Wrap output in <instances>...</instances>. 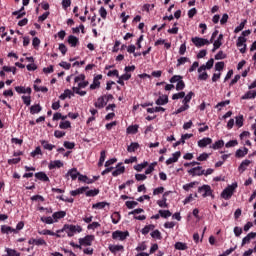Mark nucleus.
<instances>
[{
    "instance_id": "obj_20",
    "label": "nucleus",
    "mask_w": 256,
    "mask_h": 256,
    "mask_svg": "<svg viewBox=\"0 0 256 256\" xmlns=\"http://www.w3.org/2000/svg\"><path fill=\"white\" fill-rule=\"evenodd\" d=\"M15 91L18 92L19 95L25 94V93H27L28 95H31V93H32L31 87L25 88L23 86H16Z\"/></svg>"
},
{
    "instance_id": "obj_40",
    "label": "nucleus",
    "mask_w": 256,
    "mask_h": 256,
    "mask_svg": "<svg viewBox=\"0 0 256 256\" xmlns=\"http://www.w3.org/2000/svg\"><path fill=\"white\" fill-rule=\"evenodd\" d=\"M82 88L79 87H73L72 91L73 93H76V95H80V97H85L87 95V91L81 90Z\"/></svg>"
},
{
    "instance_id": "obj_4",
    "label": "nucleus",
    "mask_w": 256,
    "mask_h": 256,
    "mask_svg": "<svg viewBox=\"0 0 256 256\" xmlns=\"http://www.w3.org/2000/svg\"><path fill=\"white\" fill-rule=\"evenodd\" d=\"M129 237V232L127 231H114L112 233V239H115L116 241H125Z\"/></svg>"
},
{
    "instance_id": "obj_27",
    "label": "nucleus",
    "mask_w": 256,
    "mask_h": 256,
    "mask_svg": "<svg viewBox=\"0 0 256 256\" xmlns=\"http://www.w3.org/2000/svg\"><path fill=\"white\" fill-rule=\"evenodd\" d=\"M40 143L46 151H53V149H55V145L49 144L47 140H41Z\"/></svg>"
},
{
    "instance_id": "obj_37",
    "label": "nucleus",
    "mask_w": 256,
    "mask_h": 256,
    "mask_svg": "<svg viewBox=\"0 0 256 256\" xmlns=\"http://www.w3.org/2000/svg\"><path fill=\"white\" fill-rule=\"evenodd\" d=\"M248 153H249V149L244 147L243 149H238L235 155L236 157L241 158V157H245V155H247Z\"/></svg>"
},
{
    "instance_id": "obj_42",
    "label": "nucleus",
    "mask_w": 256,
    "mask_h": 256,
    "mask_svg": "<svg viewBox=\"0 0 256 256\" xmlns=\"http://www.w3.org/2000/svg\"><path fill=\"white\" fill-rule=\"evenodd\" d=\"M191 61L188 57H180L177 59V67H181V65H185Z\"/></svg>"
},
{
    "instance_id": "obj_14",
    "label": "nucleus",
    "mask_w": 256,
    "mask_h": 256,
    "mask_svg": "<svg viewBox=\"0 0 256 256\" xmlns=\"http://www.w3.org/2000/svg\"><path fill=\"white\" fill-rule=\"evenodd\" d=\"M179 157H181L180 151L173 153L172 157L166 160V165H173V163H177V161H179Z\"/></svg>"
},
{
    "instance_id": "obj_13",
    "label": "nucleus",
    "mask_w": 256,
    "mask_h": 256,
    "mask_svg": "<svg viewBox=\"0 0 256 256\" xmlns=\"http://www.w3.org/2000/svg\"><path fill=\"white\" fill-rule=\"evenodd\" d=\"M66 179H69V177L72 179V181H75L77 177H79V171L77 168H72L68 170V172L65 175Z\"/></svg>"
},
{
    "instance_id": "obj_8",
    "label": "nucleus",
    "mask_w": 256,
    "mask_h": 256,
    "mask_svg": "<svg viewBox=\"0 0 256 256\" xmlns=\"http://www.w3.org/2000/svg\"><path fill=\"white\" fill-rule=\"evenodd\" d=\"M75 83H78L79 88H85L89 85V81H85V74H80L75 77Z\"/></svg>"
},
{
    "instance_id": "obj_28",
    "label": "nucleus",
    "mask_w": 256,
    "mask_h": 256,
    "mask_svg": "<svg viewBox=\"0 0 256 256\" xmlns=\"http://www.w3.org/2000/svg\"><path fill=\"white\" fill-rule=\"evenodd\" d=\"M36 179H39V181L49 182V176L45 174V172H38L35 174Z\"/></svg>"
},
{
    "instance_id": "obj_47",
    "label": "nucleus",
    "mask_w": 256,
    "mask_h": 256,
    "mask_svg": "<svg viewBox=\"0 0 256 256\" xmlns=\"http://www.w3.org/2000/svg\"><path fill=\"white\" fill-rule=\"evenodd\" d=\"M36 247H47V241H45V239L43 238H36V242H35Z\"/></svg>"
},
{
    "instance_id": "obj_49",
    "label": "nucleus",
    "mask_w": 256,
    "mask_h": 256,
    "mask_svg": "<svg viewBox=\"0 0 256 256\" xmlns=\"http://www.w3.org/2000/svg\"><path fill=\"white\" fill-rule=\"evenodd\" d=\"M247 24V20L242 21L234 30V33H240V31H243L245 29V25Z\"/></svg>"
},
{
    "instance_id": "obj_32",
    "label": "nucleus",
    "mask_w": 256,
    "mask_h": 256,
    "mask_svg": "<svg viewBox=\"0 0 256 256\" xmlns=\"http://www.w3.org/2000/svg\"><path fill=\"white\" fill-rule=\"evenodd\" d=\"M174 247L177 251H187L188 249L187 243H183V242H176Z\"/></svg>"
},
{
    "instance_id": "obj_52",
    "label": "nucleus",
    "mask_w": 256,
    "mask_h": 256,
    "mask_svg": "<svg viewBox=\"0 0 256 256\" xmlns=\"http://www.w3.org/2000/svg\"><path fill=\"white\" fill-rule=\"evenodd\" d=\"M59 128L60 129H69V128H71V122H69V121H62L59 124Z\"/></svg>"
},
{
    "instance_id": "obj_2",
    "label": "nucleus",
    "mask_w": 256,
    "mask_h": 256,
    "mask_svg": "<svg viewBox=\"0 0 256 256\" xmlns=\"http://www.w3.org/2000/svg\"><path fill=\"white\" fill-rule=\"evenodd\" d=\"M237 187V182L228 185L221 193L222 199H225V201H229V199L233 197V194L235 193V189H237Z\"/></svg>"
},
{
    "instance_id": "obj_31",
    "label": "nucleus",
    "mask_w": 256,
    "mask_h": 256,
    "mask_svg": "<svg viewBox=\"0 0 256 256\" xmlns=\"http://www.w3.org/2000/svg\"><path fill=\"white\" fill-rule=\"evenodd\" d=\"M48 167L50 170L56 169V167L59 169V168L63 167V162H61V160L52 161V162H50Z\"/></svg>"
},
{
    "instance_id": "obj_55",
    "label": "nucleus",
    "mask_w": 256,
    "mask_h": 256,
    "mask_svg": "<svg viewBox=\"0 0 256 256\" xmlns=\"http://www.w3.org/2000/svg\"><path fill=\"white\" fill-rule=\"evenodd\" d=\"M187 109H189V105L183 104V106L174 112V115H179V113H183L184 111H187Z\"/></svg>"
},
{
    "instance_id": "obj_17",
    "label": "nucleus",
    "mask_w": 256,
    "mask_h": 256,
    "mask_svg": "<svg viewBox=\"0 0 256 256\" xmlns=\"http://www.w3.org/2000/svg\"><path fill=\"white\" fill-rule=\"evenodd\" d=\"M155 103L158 106L167 105V103H169V96L161 95L158 97V99L155 101Z\"/></svg>"
},
{
    "instance_id": "obj_46",
    "label": "nucleus",
    "mask_w": 256,
    "mask_h": 256,
    "mask_svg": "<svg viewBox=\"0 0 256 256\" xmlns=\"http://www.w3.org/2000/svg\"><path fill=\"white\" fill-rule=\"evenodd\" d=\"M159 215L163 217V219H169L171 217V211L169 210H159Z\"/></svg>"
},
{
    "instance_id": "obj_23",
    "label": "nucleus",
    "mask_w": 256,
    "mask_h": 256,
    "mask_svg": "<svg viewBox=\"0 0 256 256\" xmlns=\"http://www.w3.org/2000/svg\"><path fill=\"white\" fill-rule=\"evenodd\" d=\"M122 173H125V166L118 164L116 169L112 172V175L113 177H119V175H122Z\"/></svg>"
},
{
    "instance_id": "obj_45",
    "label": "nucleus",
    "mask_w": 256,
    "mask_h": 256,
    "mask_svg": "<svg viewBox=\"0 0 256 256\" xmlns=\"http://www.w3.org/2000/svg\"><path fill=\"white\" fill-rule=\"evenodd\" d=\"M5 252L7 253L8 256H21V253L17 252L15 249L11 248H6Z\"/></svg>"
},
{
    "instance_id": "obj_38",
    "label": "nucleus",
    "mask_w": 256,
    "mask_h": 256,
    "mask_svg": "<svg viewBox=\"0 0 256 256\" xmlns=\"http://www.w3.org/2000/svg\"><path fill=\"white\" fill-rule=\"evenodd\" d=\"M111 219H112V223L114 225H117V223H119V221H121V214H119V212H114L111 215Z\"/></svg>"
},
{
    "instance_id": "obj_35",
    "label": "nucleus",
    "mask_w": 256,
    "mask_h": 256,
    "mask_svg": "<svg viewBox=\"0 0 256 256\" xmlns=\"http://www.w3.org/2000/svg\"><path fill=\"white\" fill-rule=\"evenodd\" d=\"M41 105L36 104V105H32L30 107V113L31 115H37V113H41Z\"/></svg>"
},
{
    "instance_id": "obj_12",
    "label": "nucleus",
    "mask_w": 256,
    "mask_h": 256,
    "mask_svg": "<svg viewBox=\"0 0 256 256\" xmlns=\"http://www.w3.org/2000/svg\"><path fill=\"white\" fill-rule=\"evenodd\" d=\"M102 79H103V75H101V74L95 76L93 79V83L90 85V89H92V90L99 89V87H101L100 80H102Z\"/></svg>"
},
{
    "instance_id": "obj_48",
    "label": "nucleus",
    "mask_w": 256,
    "mask_h": 256,
    "mask_svg": "<svg viewBox=\"0 0 256 256\" xmlns=\"http://www.w3.org/2000/svg\"><path fill=\"white\" fill-rule=\"evenodd\" d=\"M157 205H159V207H162L163 209L168 208L169 205L167 204V198L163 197L162 200H158Z\"/></svg>"
},
{
    "instance_id": "obj_22",
    "label": "nucleus",
    "mask_w": 256,
    "mask_h": 256,
    "mask_svg": "<svg viewBox=\"0 0 256 256\" xmlns=\"http://www.w3.org/2000/svg\"><path fill=\"white\" fill-rule=\"evenodd\" d=\"M138 132H139V125H137V124L130 125L126 129L127 135H136V133H138Z\"/></svg>"
},
{
    "instance_id": "obj_54",
    "label": "nucleus",
    "mask_w": 256,
    "mask_h": 256,
    "mask_svg": "<svg viewBox=\"0 0 256 256\" xmlns=\"http://www.w3.org/2000/svg\"><path fill=\"white\" fill-rule=\"evenodd\" d=\"M97 195H99V190L98 189L88 190L86 192V197H95Z\"/></svg>"
},
{
    "instance_id": "obj_25",
    "label": "nucleus",
    "mask_w": 256,
    "mask_h": 256,
    "mask_svg": "<svg viewBox=\"0 0 256 256\" xmlns=\"http://www.w3.org/2000/svg\"><path fill=\"white\" fill-rule=\"evenodd\" d=\"M249 165H251V161L250 160L242 161L240 166L238 167V171L240 173H244V171H247V167H249Z\"/></svg>"
},
{
    "instance_id": "obj_6",
    "label": "nucleus",
    "mask_w": 256,
    "mask_h": 256,
    "mask_svg": "<svg viewBox=\"0 0 256 256\" xmlns=\"http://www.w3.org/2000/svg\"><path fill=\"white\" fill-rule=\"evenodd\" d=\"M236 46L239 48L240 53L247 52V38L238 37Z\"/></svg>"
},
{
    "instance_id": "obj_59",
    "label": "nucleus",
    "mask_w": 256,
    "mask_h": 256,
    "mask_svg": "<svg viewBox=\"0 0 256 256\" xmlns=\"http://www.w3.org/2000/svg\"><path fill=\"white\" fill-rule=\"evenodd\" d=\"M37 155H43L41 147H36L34 151L31 152V157H37Z\"/></svg>"
},
{
    "instance_id": "obj_60",
    "label": "nucleus",
    "mask_w": 256,
    "mask_h": 256,
    "mask_svg": "<svg viewBox=\"0 0 256 256\" xmlns=\"http://www.w3.org/2000/svg\"><path fill=\"white\" fill-rule=\"evenodd\" d=\"M22 101L26 107L31 105V96H22Z\"/></svg>"
},
{
    "instance_id": "obj_41",
    "label": "nucleus",
    "mask_w": 256,
    "mask_h": 256,
    "mask_svg": "<svg viewBox=\"0 0 256 256\" xmlns=\"http://www.w3.org/2000/svg\"><path fill=\"white\" fill-rule=\"evenodd\" d=\"M153 229H155V225L150 224V225L145 226V227L141 230V233H142V235H148V233H149L150 231H153Z\"/></svg>"
},
{
    "instance_id": "obj_57",
    "label": "nucleus",
    "mask_w": 256,
    "mask_h": 256,
    "mask_svg": "<svg viewBox=\"0 0 256 256\" xmlns=\"http://www.w3.org/2000/svg\"><path fill=\"white\" fill-rule=\"evenodd\" d=\"M185 97V92H178L172 95L173 101H177V99H183Z\"/></svg>"
},
{
    "instance_id": "obj_11",
    "label": "nucleus",
    "mask_w": 256,
    "mask_h": 256,
    "mask_svg": "<svg viewBox=\"0 0 256 256\" xmlns=\"http://www.w3.org/2000/svg\"><path fill=\"white\" fill-rule=\"evenodd\" d=\"M108 249L113 253V255H117V253H123V251H125V247H123V245L110 244Z\"/></svg>"
},
{
    "instance_id": "obj_18",
    "label": "nucleus",
    "mask_w": 256,
    "mask_h": 256,
    "mask_svg": "<svg viewBox=\"0 0 256 256\" xmlns=\"http://www.w3.org/2000/svg\"><path fill=\"white\" fill-rule=\"evenodd\" d=\"M107 105V101L105 100V97L100 96L97 101L94 103V106L96 109H103Z\"/></svg>"
},
{
    "instance_id": "obj_16",
    "label": "nucleus",
    "mask_w": 256,
    "mask_h": 256,
    "mask_svg": "<svg viewBox=\"0 0 256 256\" xmlns=\"http://www.w3.org/2000/svg\"><path fill=\"white\" fill-rule=\"evenodd\" d=\"M66 216H67V212H65V211H58V212H54L52 214L54 223H58L59 219H64V217H66Z\"/></svg>"
},
{
    "instance_id": "obj_43",
    "label": "nucleus",
    "mask_w": 256,
    "mask_h": 256,
    "mask_svg": "<svg viewBox=\"0 0 256 256\" xmlns=\"http://www.w3.org/2000/svg\"><path fill=\"white\" fill-rule=\"evenodd\" d=\"M225 145V142L223 140L216 141L211 147V149L217 150L221 149Z\"/></svg>"
},
{
    "instance_id": "obj_50",
    "label": "nucleus",
    "mask_w": 256,
    "mask_h": 256,
    "mask_svg": "<svg viewBox=\"0 0 256 256\" xmlns=\"http://www.w3.org/2000/svg\"><path fill=\"white\" fill-rule=\"evenodd\" d=\"M107 202H98L96 204H93L92 208L93 209H105L107 207Z\"/></svg>"
},
{
    "instance_id": "obj_24",
    "label": "nucleus",
    "mask_w": 256,
    "mask_h": 256,
    "mask_svg": "<svg viewBox=\"0 0 256 256\" xmlns=\"http://www.w3.org/2000/svg\"><path fill=\"white\" fill-rule=\"evenodd\" d=\"M87 189H89V187H80L76 190L70 191V195H72V197H77V195H83V193H85Z\"/></svg>"
},
{
    "instance_id": "obj_19",
    "label": "nucleus",
    "mask_w": 256,
    "mask_h": 256,
    "mask_svg": "<svg viewBox=\"0 0 256 256\" xmlns=\"http://www.w3.org/2000/svg\"><path fill=\"white\" fill-rule=\"evenodd\" d=\"M213 143V140L209 137H205L198 141V147L204 148L207 147V145H211Z\"/></svg>"
},
{
    "instance_id": "obj_10",
    "label": "nucleus",
    "mask_w": 256,
    "mask_h": 256,
    "mask_svg": "<svg viewBox=\"0 0 256 256\" xmlns=\"http://www.w3.org/2000/svg\"><path fill=\"white\" fill-rule=\"evenodd\" d=\"M198 79L200 81H207V79H209V74H207L206 70H205V64L201 65L198 68Z\"/></svg>"
},
{
    "instance_id": "obj_33",
    "label": "nucleus",
    "mask_w": 256,
    "mask_h": 256,
    "mask_svg": "<svg viewBox=\"0 0 256 256\" xmlns=\"http://www.w3.org/2000/svg\"><path fill=\"white\" fill-rule=\"evenodd\" d=\"M256 97V91L255 90H250L248 92H246L241 99L245 100V99H255Z\"/></svg>"
},
{
    "instance_id": "obj_34",
    "label": "nucleus",
    "mask_w": 256,
    "mask_h": 256,
    "mask_svg": "<svg viewBox=\"0 0 256 256\" xmlns=\"http://www.w3.org/2000/svg\"><path fill=\"white\" fill-rule=\"evenodd\" d=\"M139 149V143L132 142L128 147L127 151L128 153H135Z\"/></svg>"
},
{
    "instance_id": "obj_44",
    "label": "nucleus",
    "mask_w": 256,
    "mask_h": 256,
    "mask_svg": "<svg viewBox=\"0 0 256 256\" xmlns=\"http://www.w3.org/2000/svg\"><path fill=\"white\" fill-rule=\"evenodd\" d=\"M196 185H199V182H197V181L190 182L188 184H184L183 189H184V191H189V190L193 189V187H195Z\"/></svg>"
},
{
    "instance_id": "obj_30",
    "label": "nucleus",
    "mask_w": 256,
    "mask_h": 256,
    "mask_svg": "<svg viewBox=\"0 0 256 256\" xmlns=\"http://www.w3.org/2000/svg\"><path fill=\"white\" fill-rule=\"evenodd\" d=\"M78 181H81L82 183H88V185H89L91 183H94L95 180H91V179H89V177H87V175H83V174L79 173Z\"/></svg>"
},
{
    "instance_id": "obj_1",
    "label": "nucleus",
    "mask_w": 256,
    "mask_h": 256,
    "mask_svg": "<svg viewBox=\"0 0 256 256\" xmlns=\"http://www.w3.org/2000/svg\"><path fill=\"white\" fill-rule=\"evenodd\" d=\"M83 228L79 225L65 224L62 229L58 230V233H67L69 237H73L75 233H81Z\"/></svg>"
},
{
    "instance_id": "obj_62",
    "label": "nucleus",
    "mask_w": 256,
    "mask_h": 256,
    "mask_svg": "<svg viewBox=\"0 0 256 256\" xmlns=\"http://www.w3.org/2000/svg\"><path fill=\"white\" fill-rule=\"evenodd\" d=\"M237 127H243V115L236 116Z\"/></svg>"
},
{
    "instance_id": "obj_9",
    "label": "nucleus",
    "mask_w": 256,
    "mask_h": 256,
    "mask_svg": "<svg viewBox=\"0 0 256 256\" xmlns=\"http://www.w3.org/2000/svg\"><path fill=\"white\" fill-rule=\"evenodd\" d=\"M203 173H205V170H203V167L201 166H197L188 170V174L192 177H201Z\"/></svg>"
},
{
    "instance_id": "obj_26",
    "label": "nucleus",
    "mask_w": 256,
    "mask_h": 256,
    "mask_svg": "<svg viewBox=\"0 0 256 256\" xmlns=\"http://www.w3.org/2000/svg\"><path fill=\"white\" fill-rule=\"evenodd\" d=\"M68 43L71 47H76L79 45V38H77L76 36L74 35H70L68 37Z\"/></svg>"
},
{
    "instance_id": "obj_36",
    "label": "nucleus",
    "mask_w": 256,
    "mask_h": 256,
    "mask_svg": "<svg viewBox=\"0 0 256 256\" xmlns=\"http://www.w3.org/2000/svg\"><path fill=\"white\" fill-rule=\"evenodd\" d=\"M193 95V92H189L186 96H184L182 100L183 105H189V103H191V99H193Z\"/></svg>"
},
{
    "instance_id": "obj_61",
    "label": "nucleus",
    "mask_w": 256,
    "mask_h": 256,
    "mask_svg": "<svg viewBox=\"0 0 256 256\" xmlns=\"http://www.w3.org/2000/svg\"><path fill=\"white\" fill-rule=\"evenodd\" d=\"M225 68V62H217L215 64V71H223Z\"/></svg>"
},
{
    "instance_id": "obj_7",
    "label": "nucleus",
    "mask_w": 256,
    "mask_h": 256,
    "mask_svg": "<svg viewBox=\"0 0 256 256\" xmlns=\"http://www.w3.org/2000/svg\"><path fill=\"white\" fill-rule=\"evenodd\" d=\"M95 241V236L87 235L84 238H79V243L82 247H89Z\"/></svg>"
},
{
    "instance_id": "obj_63",
    "label": "nucleus",
    "mask_w": 256,
    "mask_h": 256,
    "mask_svg": "<svg viewBox=\"0 0 256 256\" xmlns=\"http://www.w3.org/2000/svg\"><path fill=\"white\" fill-rule=\"evenodd\" d=\"M183 79V76L181 75H174L171 79H170V83H178L180 80Z\"/></svg>"
},
{
    "instance_id": "obj_15",
    "label": "nucleus",
    "mask_w": 256,
    "mask_h": 256,
    "mask_svg": "<svg viewBox=\"0 0 256 256\" xmlns=\"http://www.w3.org/2000/svg\"><path fill=\"white\" fill-rule=\"evenodd\" d=\"M1 233L5 235H11V233L17 234V230H15V228H12L11 226L2 225Z\"/></svg>"
},
{
    "instance_id": "obj_21",
    "label": "nucleus",
    "mask_w": 256,
    "mask_h": 256,
    "mask_svg": "<svg viewBox=\"0 0 256 256\" xmlns=\"http://www.w3.org/2000/svg\"><path fill=\"white\" fill-rule=\"evenodd\" d=\"M38 233H39V235H50L52 237H63V235H61V233H59L58 230L55 233V232H53L51 230L45 229V230H42V231H40Z\"/></svg>"
},
{
    "instance_id": "obj_64",
    "label": "nucleus",
    "mask_w": 256,
    "mask_h": 256,
    "mask_svg": "<svg viewBox=\"0 0 256 256\" xmlns=\"http://www.w3.org/2000/svg\"><path fill=\"white\" fill-rule=\"evenodd\" d=\"M136 251H147V244H145V242L140 243L136 247Z\"/></svg>"
},
{
    "instance_id": "obj_3",
    "label": "nucleus",
    "mask_w": 256,
    "mask_h": 256,
    "mask_svg": "<svg viewBox=\"0 0 256 256\" xmlns=\"http://www.w3.org/2000/svg\"><path fill=\"white\" fill-rule=\"evenodd\" d=\"M192 43L195 47H205V45H211V42L208 39L200 38V37H193L191 39Z\"/></svg>"
},
{
    "instance_id": "obj_53",
    "label": "nucleus",
    "mask_w": 256,
    "mask_h": 256,
    "mask_svg": "<svg viewBox=\"0 0 256 256\" xmlns=\"http://www.w3.org/2000/svg\"><path fill=\"white\" fill-rule=\"evenodd\" d=\"M125 205L128 209H135V207H137L139 203H137L136 201H126Z\"/></svg>"
},
{
    "instance_id": "obj_5",
    "label": "nucleus",
    "mask_w": 256,
    "mask_h": 256,
    "mask_svg": "<svg viewBox=\"0 0 256 256\" xmlns=\"http://www.w3.org/2000/svg\"><path fill=\"white\" fill-rule=\"evenodd\" d=\"M198 193H202V197H213V190L211 186L204 184L198 188Z\"/></svg>"
},
{
    "instance_id": "obj_56",
    "label": "nucleus",
    "mask_w": 256,
    "mask_h": 256,
    "mask_svg": "<svg viewBox=\"0 0 256 256\" xmlns=\"http://www.w3.org/2000/svg\"><path fill=\"white\" fill-rule=\"evenodd\" d=\"M152 239H161V232L159 230H154L150 233Z\"/></svg>"
},
{
    "instance_id": "obj_29",
    "label": "nucleus",
    "mask_w": 256,
    "mask_h": 256,
    "mask_svg": "<svg viewBox=\"0 0 256 256\" xmlns=\"http://www.w3.org/2000/svg\"><path fill=\"white\" fill-rule=\"evenodd\" d=\"M73 91H71L70 89H66L65 91H64V93L63 94H61L60 96H59V99H61L62 101H65V99L68 97L69 99H71V97H73Z\"/></svg>"
},
{
    "instance_id": "obj_51",
    "label": "nucleus",
    "mask_w": 256,
    "mask_h": 256,
    "mask_svg": "<svg viewBox=\"0 0 256 256\" xmlns=\"http://www.w3.org/2000/svg\"><path fill=\"white\" fill-rule=\"evenodd\" d=\"M148 165H149L148 162H143V163H141V164H138V165L134 166V169H135V171H142V170H144L145 167H147Z\"/></svg>"
},
{
    "instance_id": "obj_39",
    "label": "nucleus",
    "mask_w": 256,
    "mask_h": 256,
    "mask_svg": "<svg viewBox=\"0 0 256 256\" xmlns=\"http://www.w3.org/2000/svg\"><path fill=\"white\" fill-rule=\"evenodd\" d=\"M40 220L42 223H46V225H53L55 223L53 216L41 217Z\"/></svg>"
},
{
    "instance_id": "obj_58",
    "label": "nucleus",
    "mask_w": 256,
    "mask_h": 256,
    "mask_svg": "<svg viewBox=\"0 0 256 256\" xmlns=\"http://www.w3.org/2000/svg\"><path fill=\"white\" fill-rule=\"evenodd\" d=\"M183 89H185V82L182 79L176 84V91H183Z\"/></svg>"
}]
</instances>
